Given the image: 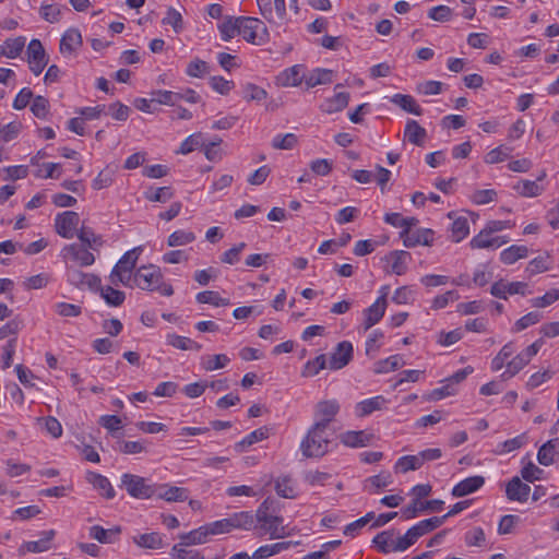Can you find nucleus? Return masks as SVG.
Here are the masks:
<instances>
[{
  "mask_svg": "<svg viewBox=\"0 0 559 559\" xmlns=\"http://www.w3.org/2000/svg\"><path fill=\"white\" fill-rule=\"evenodd\" d=\"M204 135L201 132L193 133L189 135L180 145L177 153L187 155L198 147H202L204 145Z\"/></svg>",
  "mask_w": 559,
  "mask_h": 559,
  "instance_id": "5fc2aeb1",
  "label": "nucleus"
},
{
  "mask_svg": "<svg viewBox=\"0 0 559 559\" xmlns=\"http://www.w3.org/2000/svg\"><path fill=\"white\" fill-rule=\"evenodd\" d=\"M25 46V37L19 36L15 38H9L4 41V50L7 58H16L22 52Z\"/></svg>",
  "mask_w": 559,
  "mask_h": 559,
  "instance_id": "e2e57ef3",
  "label": "nucleus"
},
{
  "mask_svg": "<svg viewBox=\"0 0 559 559\" xmlns=\"http://www.w3.org/2000/svg\"><path fill=\"white\" fill-rule=\"evenodd\" d=\"M170 556L177 559H204L200 551L188 549L182 545H174Z\"/></svg>",
  "mask_w": 559,
  "mask_h": 559,
  "instance_id": "774afa93",
  "label": "nucleus"
},
{
  "mask_svg": "<svg viewBox=\"0 0 559 559\" xmlns=\"http://www.w3.org/2000/svg\"><path fill=\"white\" fill-rule=\"evenodd\" d=\"M195 238L193 231L179 229L168 236L167 245L169 247H181L193 242Z\"/></svg>",
  "mask_w": 559,
  "mask_h": 559,
  "instance_id": "09e8293b",
  "label": "nucleus"
},
{
  "mask_svg": "<svg viewBox=\"0 0 559 559\" xmlns=\"http://www.w3.org/2000/svg\"><path fill=\"white\" fill-rule=\"evenodd\" d=\"M469 234L468 219L464 216H459L453 219L451 224V238L454 242H460Z\"/></svg>",
  "mask_w": 559,
  "mask_h": 559,
  "instance_id": "49530a36",
  "label": "nucleus"
},
{
  "mask_svg": "<svg viewBox=\"0 0 559 559\" xmlns=\"http://www.w3.org/2000/svg\"><path fill=\"white\" fill-rule=\"evenodd\" d=\"M512 148L507 145H500L490 150L485 155V163L489 165L498 164L510 157Z\"/></svg>",
  "mask_w": 559,
  "mask_h": 559,
  "instance_id": "6e6d98bb",
  "label": "nucleus"
},
{
  "mask_svg": "<svg viewBox=\"0 0 559 559\" xmlns=\"http://www.w3.org/2000/svg\"><path fill=\"white\" fill-rule=\"evenodd\" d=\"M31 110L39 119L46 118L49 112V102L44 96H36L31 104Z\"/></svg>",
  "mask_w": 559,
  "mask_h": 559,
  "instance_id": "338daca9",
  "label": "nucleus"
},
{
  "mask_svg": "<svg viewBox=\"0 0 559 559\" xmlns=\"http://www.w3.org/2000/svg\"><path fill=\"white\" fill-rule=\"evenodd\" d=\"M174 197L173 189L170 187H159L151 189L145 192V198L151 202L165 203Z\"/></svg>",
  "mask_w": 559,
  "mask_h": 559,
  "instance_id": "052dcab7",
  "label": "nucleus"
},
{
  "mask_svg": "<svg viewBox=\"0 0 559 559\" xmlns=\"http://www.w3.org/2000/svg\"><path fill=\"white\" fill-rule=\"evenodd\" d=\"M133 543L146 549H160L164 547L163 536L157 532L144 533L133 537Z\"/></svg>",
  "mask_w": 559,
  "mask_h": 559,
  "instance_id": "f704fd0d",
  "label": "nucleus"
},
{
  "mask_svg": "<svg viewBox=\"0 0 559 559\" xmlns=\"http://www.w3.org/2000/svg\"><path fill=\"white\" fill-rule=\"evenodd\" d=\"M153 491L154 497L167 502L186 501L189 498V490L187 488L169 484H155Z\"/></svg>",
  "mask_w": 559,
  "mask_h": 559,
  "instance_id": "4468645a",
  "label": "nucleus"
},
{
  "mask_svg": "<svg viewBox=\"0 0 559 559\" xmlns=\"http://www.w3.org/2000/svg\"><path fill=\"white\" fill-rule=\"evenodd\" d=\"M166 341H167L168 345H170L175 348L181 349V350L199 352L202 348L201 344L197 343L195 341H193L189 337H186V336L174 334V333L168 334L166 337Z\"/></svg>",
  "mask_w": 559,
  "mask_h": 559,
  "instance_id": "ea45409f",
  "label": "nucleus"
},
{
  "mask_svg": "<svg viewBox=\"0 0 559 559\" xmlns=\"http://www.w3.org/2000/svg\"><path fill=\"white\" fill-rule=\"evenodd\" d=\"M528 248L526 246L512 245L511 247L501 251L500 260L502 263L510 265L520 259L526 258Z\"/></svg>",
  "mask_w": 559,
  "mask_h": 559,
  "instance_id": "4c0bfd02",
  "label": "nucleus"
},
{
  "mask_svg": "<svg viewBox=\"0 0 559 559\" xmlns=\"http://www.w3.org/2000/svg\"><path fill=\"white\" fill-rule=\"evenodd\" d=\"M152 102L160 105L176 106L179 103V96L177 92L158 90L152 92Z\"/></svg>",
  "mask_w": 559,
  "mask_h": 559,
  "instance_id": "680f3d73",
  "label": "nucleus"
},
{
  "mask_svg": "<svg viewBox=\"0 0 559 559\" xmlns=\"http://www.w3.org/2000/svg\"><path fill=\"white\" fill-rule=\"evenodd\" d=\"M86 479L106 499L115 498V496H116L115 489L112 488L109 479L106 476L95 473V472H88L86 475Z\"/></svg>",
  "mask_w": 559,
  "mask_h": 559,
  "instance_id": "393cba45",
  "label": "nucleus"
},
{
  "mask_svg": "<svg viewBox=\"0 0 559 559\" xmlns=\"http://www.w3.org/2000/svg\"><path fill=\"white\" fill-rule=\"evenodd\" d=\"M67 281L79 288L88 287L91 289H98L100 285V278L91 273H84L75 266L67 267Z\"/></svg>",
  "mask_w": 559,
  "mask_h": 559,
  "instance_id": "9b49d317",
  "label": "nucleus"
},
{
  "mask_svg": "<svg viewBox=\"0 0 559 559\" xmlns=\"http://www.w3.org/2000/svg\"><path fill=\"white\" fill-rule=\"evenodd\" d=\"M372 435L359 430V431H345L340 436L341 442L349 448H362L370 443Z\"/></svg>",
  "mask_w": 559,
  "mask_h": 559,
  "instance_id": "a878e982",
  "label": "nucleus"
},
{
  "mask_svg": "<svg viewBox=\"0 0 559 559\" xmlns=\"http://www.w3.org/2000/svg\"><path fill=\"white\" fill-rule=\"evenodd\" d=\"M56 532L53 530L44 531L40 533L39 540L26 542L22 545L21 551L26 550L29 552H44L50 549V543L53 539Z\"/></svg>",
  "mask_w": 559,
  "mask_h": 559,
  "instance_id": "bb28decb",
  "label": "nucleus"
},
{
  "mask_svg": "<svg viewBox=\"0 0 559 559\" xmlns=\"http://www.w3.org/2000/svg\"><path fill=\"white\" fill-rule=\"evenodd\" d=\"M239 35L253 45H263L269 40L266 25L259 19L240 16Z\"/></svg>",
  "mask_w": 559,
  "mask_h": 559,
  "instance_id": "423d86ee",
  "label": "nucleus"
},
{
  "mask_svg": "<svg viewBox=\"0 0 559 559\" xmlns=\"http://www.w3.org/2000/svg\"><path fill=\"white\" fill-rule=\"evenodd\" d=\"M132 284L133 287L147 292H158L167 297L174 294L173 286L164 282L160 269L154 264L138 267L134 272Z\"/></svg>",
  "mask_w": 559,
  "mask_h": 559,
  "instance_id": "7ed1b4c3",
  "label": "nucleus"
},
{
  "mask_svg": "<svg viewBox=\"0 0 559 559\" xmlns=\"http://www.w3.org/2000/svg\"><path fill=\"white\" fill-rule=\"evenodd\" d=\"M333 81V71L329 69L317 68L305 78L308 88L317 85L329 84Z\"/></svg>",
  "mask_w": 559,
  "mask_h": 559,
  "instance_id": "c9c22d12",
  "label": "nucleus"
},
{
  "mask_svg": "<svg viewBox=\"0 0 559 559\" xmlns=\"http://www.w3.org/2000/svg\"><path fill=\"white\" fill-rule=\"evenodd\" d=\"M62 7L59 4L43 3L39 9V14L43 20L48 23H58L61 19Z\"/></svg>",
  "mask_w": 559,
  "mask_h": 559,
  "instance_id": "13d9d810",
  "label": "nucleus"
},
{
  "mask_svg": "<svg viewBox=\"0 0 559 559\" xmlns=\"http://www.w3.org/2000/svg\"><path fill=\"white\" fill-rule=\"evenodd\" d=\"M385 260L390 263L392 273L403 275L407 272L412 255L408 251L395 250L390 252Z\"/></svg>",
  "mask_w": 559,
  "mask_h": 559,
  "instance_id": "6ab92c4d",
  "label": "nucleus"
},
{
  "mask_svg": "<svg viewBox=\"0 0 559 559\" xmlns=\"http://www.w3.org/2000/svg\"><path fill=\"white\" fill-rule=\"evenodd\" d=\"M154 485L146 478L135 474L124 473L121 475L120 487L126 489L129 496L135 499H151L154 497Z\"/></svg>",
  "mask_w": 559,
  "mask_h": 559,
  "instance_id": "39448f33",
  "label": "nucleus"
},
{
  "mask_svg": "<svg viewBox=\"0 0 559 559\" xmlns=\"http://www.w3.org/2000/svg\"><path fill=\"white\" fill-rule=\"evenodd\" d=\"M83 44L81 32L76 28H69L60 39V52L62 55H72Z\"/></svg>",
  "mask_w": 559,
  "mask_h": 559,
  "instance_id": "412c9836",
  "label": "nucleus"
},
{
  "mask_svg": "<svg viewBox=\"0 0 559 559\" xmlns=\"http://www.w3.org/2000/svg\"><path fill=\"white\" fill-rule=\"evenodd\" d=\"M513 190L523 198H535L545 191V187L535 180L521 179L513 185Z\"/></svg>",
  "mask_w": 559,
  "mask_h": 559,
  "instance_id": "cd10ccee",
  "label": "nucleus"
},
{
  "mask_svg": "<svg viewBox=\"0 0 559 559\" xmlns=\"http://www.w3.org/2000/svg\"><path fill=\"white\" fill-rule=\"evenodd\" d=\"M388 302L383 298L377 300L364 310V329L365 331L377 324L384 316Z\"/></svg>",
  "mask_w": 559,
  "mask_h": 559,
  "instance_id": "dca6fc26",
  "label": "nucleus"
},
{
  "mask_svg": "<svg viewBox=\"0 0 559 559\" xmlns=\"http://www.w3.org/2000/svg\"><path fill=\"white\" fill-rule=\"evenodd\" d=\"M64 259L72 260L81 266H90L95 262L94 254L84 245L71 243L62 249Z\"/></svg>",
  "mask_w": 559,
  "mask_h": 559,
  "instance_id": "ddd939ff",
  "label": "nucleus"
},
{
  "mask_svg": "<svg viewBox=\"0 0 559 559\" xmlns=\"http://www.w3.org/2000/svg\"><path fill=\"white\" fill-rule=\"evenodd\" d=\"M559 450V438H554L545 442L537 452V461L544 466H549L554 463L555 455Z\"/></svg>",
  "mask_w": 559,
  "mask_h": 559,
  "instance_id": "c85d7f7f",
  "label": "nucleus"
},
{
  "mask_svg": "<svg viewBox=\"0 0 559 559\" xmlns=\"http://www.w3.org/2000/svg\"><path fill=\"white\" fill-rule=\"evenodd\" d=\"M329 368V361L325 355H319L312 360H308L301 371V376L305 378L314 377L321 370Z\"/></svg>",
  "mask_w": 559,
  "mask_h": 559,
  "instance_id": "79ce46f5",
  "label": "nucleus"
},
{
  "mask_svg": "<svg viewBox=\"0 0 559 559\" xmlns=\"http://www.w3.org/2000/svg\"><path fill=\"white\" fill-rule=\"evenodd\" d=\"M275 490L278 496L287 499L296 497V489L293 479L288 476L278 477L275 481Z\"/></svg>",
  "mask_w": 559,
  "mask_h": 559,
  "instance_id": "864d4df0",
  "label": "nucleus"
},
{
  "mask_svg": "<svg viewBox=\"0 0 559 559\" xmlns=\"http://www.w3.org/2000/svg\"><path fill=\"white\" fill-rule=\"evenodd\" d=\"M334 431L331 427L312 424L300 442L301 454L307 459H319L333 447Z\"/></svg>",
  "mask_w": 559,
  "mask_h": 559,
  "instance_id": "f257e3e1",
  "label": "nucleus"
},
{
  "mask_svg": "<svg viewBox=\"0 0 559 559\" xmlns=\"http://www.w3.org/2000/svg\"><path fill=\"white\" fill-rule=\"evenodd\" d=\"M389 100L403 109L406 112L420 116L423 114V109L416 103L415 98L407 94H394L389 98Z\"/></svg>",
  "mask_w": 559,
  "mask_h": 559,
  "instance_id": "7c9ffc66",
  "label": "nucleus"
},
{
  "mask_svg": "<svg viewBox=\"0 0 559 559\" xmlns=\"http://www.w3.org/2000/svg\"><path fill=\"white\" fill-rule=\"evenodd\" d=\"M349 98V93H336L334 96L324 99V102L320 105V109L325 114H334L342 111L344 108L348 106Z\"/></svg>",
  "mask_w": 559,
  "mask_h": 559,
  "instance_id": "b1692460",
  "label": "nucleus"
},
{
  "mask_svg": "<svg viewBox=\"0 0 559 559\" xmlns=\"http://www.w3.org/2000/svg\"><path fill=\"white\" fill-rule=\"evenodd\" d=\"M404 365L401 355H392L385 359L379 360L374 364L376 373H388L394 371Z\"/></svg>",
  "mask_w": 559,
  "mask_h": 559,
  "instance_id": "de8ad7c7",
  "label": "nucleus"
},
{
  "mask_svg": "<svg viewBox=\"0 0 559 559\" xmlns=\"http://www.w3.org/2000/svg\"><path fill=\"white\" fill-rule=\"evenodd\" d=\"M386 404L388 400L382 395H378L357 403L355 406V413L358 417H365L376 411L384 409Z\"/></svg>",
  "mask_w": 559,
  "mask_h": 559,
  "instance_id": "5701e85b",
  "label": "nucleus"
},
{
  "mask_svg": "<svg viewBox=\"0 0 559 559\" xmlns=\"http://www.w3.org/2000/svg\"><path fill=\"white\" fill-rule=\"evenodd\" d=\"M423 466L418 454L401 456L395 463V471L407 473L409 471L419 469Z\"/></svg>",
  "mask_w": 559,
  "mask_h": 559,
  "instance_id": "8fccbe9b",
  "label": "nucleus"
},
{
  "mask_svg": "<svg viewBox=\"0 0 559 559\" xmlns=\"http://www.w3.org/2000/svg\"><path fill=\"white\" fill-rule=\"evenodd\" d=\"M267 436H269L267 428L262 427V428L255 429L254 431H252L248 436H246L241 441L237 442L235 444V450L238 452H242L246 450V448L266 439Z\"/></svg>",
  "mask_w": 559,
  "mask_h": 559,
  "instance_id": "c03bdc74",
  "label": "nucleus"
},
{
  "mask_svg": "<svg viewBox=\"0 0 559 559\" xmlns=\"http://www.w3.org/2000/svg\"><path fill=\"white\" fill-rule=\"evenodd\" d=\"M195 299L199 304H209L215 307H224L229 305V299L223 298L217 292L203 290L197 294Z\"/></svg>",
  "mask_w": 559,
  "mask_h": 559,
  "instance_id": "3c124183",
  "label": "nucleus"
},
{
  "mask_svg": "<svg viewBox=\"0 0 559 559\" xmlns=\"http://www.w3.org/2000/svg\"><path fill=\"white\" fill-rule=\"evenodd\" d=\"M484 484L485 478L483 476L476 475L467 477L453 487L452 496L456 498L467 496L477 491Z\"/></svg>",
  "mask_w": 559,
  "mask_h": 559,
  "instance_id": "aec40b11",
  "label": "nucleus"
},
{
  "mask_svg": "<svg viewBox=\"0 0 559 559\" xmlns=\"http://www.w3.org/2000/svg\"><path fill=\"white\" fill-rule=\"evenodd\" d=\"M340 403L337 400H323L314 405L313 424L330 427L340 412Z\"/></svg>",
  "mask_w": 559,
  "mask_h": 559,
  "instance_id": "0eeeda50",
  "label": "nucleus"
},
{
  "mask_svg": "<svg viewBox=\"0 0 559 559\" xmlns=\"http://www.w3.org/2000/svg\"><path fill=\"white\" fill-rule=\"evenodd\" d=\"M255 525L252 530L259 537L269 536L270 539H281L290 535L284 519L269 512V501L264 500L254 513Z\"/></svg>",
  "mask_w": 559,
  "mask_h": 559,
  "instance_id": "f03ea898",
  "label": "nucleus"
},
{
  "mask_svg": "<svg viewBox=\"0 0 559 559\" xmlns=\"http://www.w3.org/2000/svg\"><path fill=\"white\" fill-rule=\"evenodd\" d=\"M239 17L227 16L224 21L218 24V31L221 33V37L224 41H229L237 34H239Z\"/></svg>",
  "mask_w": 559,
  "mask_h": 559,
  "instance_id": "e433bc0d",
  "label": "nucleus"
},
{
  "mask_svg": "<svg viewBox=\"0 0 559 559\" xmlns=\"http://www.w3.org/2000/svg\"><path fill=\"white\" fill-rule=\"evenodd\" d=\"M147 441H119L117 443V450L123 454H139L146 451Z\"/></svg>",
  "mask_w": 559,
  "mask_h": 559,
  "instance_id": "4d7b16f0",
  "label": "nucleus"
},
{
  "mask_svg": "<svg viewBox=\"0 0 559 559\" xmlns=\"http://www.w3.org/2000/svg\"><path fill=\"white\" fill-rule=\"evenodd\" d=\"M435 233L431 229L421 228L417 230H411L408 234L402 236L403 245L407 248H413L418 245L431 246L433 242Z\"/></svg>",
  "mask_w": 559,
  "mask_h": 559,
  "instance_id": "f3484780",
  "label": "nucleus"
},
{
  "mask_svg": "<svg viewBox=\"0 0 559 559\" xmlns=\"http://www.w3.org/2000/svg\"><path fill=\"white\" fill-rule=\"evenodd\" d=\"M297 136L294 133L277 134L272 141V146L276 150H292L297 144Z\"/></svg>",
  "mask_w": 559,
  "mask_h": 559,
  "instance_id": "0e129e2a",
  "label": "nucleus"
},
{
  "mask_svg": "<svg viewBox=\"0 0 559 559\" xmlns=\"http://www.w3.org/2000/svg\"><path fill=\"white\" fill-rule=\"evenodd\" d=\"M404 136L412 144L423 146L427 132L416 120H408L405 126Z\"/></svg>",
  "mask_w": 559,
  "mask_h": 559,
  "instance_id": "473e14b6",
  "label": "nucleus"
},
{
  "mask_svg": "<svg viewBox=\"0 0 559 559\" xmlns=\"http://www.w3.org/2000/svg\"><path fill=\"white\" fill-rule=\"evenodd\" d=\"M27 62L29 70L39 75L48 63V57L39 39H32L27 46Z\"/></svg>",
  "mask_w": 559,
  "mask_h": 559,
  "instance_id": "1a4fd4ad",
  "label": "nucleus"
},
{
  "mask_svg": "<svg viewBox=\"0 0 559 559\" xmlns=\"http://www.w3.org/2000/svg\"><path fill=\"white\" fill-rule=\"evenodd\" d=\"M531 492V487L515 476L506 487L507 498L511 501L526 502Z\"/></svg>",
  "mask_w": 559,
  "mask_h": 559,
  "instance_id": "a211bd4d",
  "label": "nucleus"
},
{
  "mask_svg": "<svg viewBox=\"0 0 559 559\" xmlns=\"http://www.w3.org/2000/svg\"><path fill=\"white\" fill-rule=\"evenodd\" d=\"M395 543L396 535L394 530L383 531L373 538V544L382 554L396 552Z\"/></svg>",
  "mask_w": 559,
  "mask_h": 559,
  "instance_id": "c756f323",
  "label": "nucleus"
},
{
  "mask_svg": "<svg viewBox=\"0 0 559 559\" xmlns=\"http://www.w3.org/2000/svg\"><path fill=\"white\" fill-rule=\"evenodd\" d=\"M304 66L295 64L282 71L277 76V82L282 86H298L305 81Z\"/></svg>",
  "mask_w": 559,
  "mask_h": 559,
  "instance_id": "4be33fe9",
  "label": "nucleus"
},
{
  "mask_svg": "<svg viewBox=\"0 0 559 559\" xmlns=\"http://www.w3.org/2000/svg\"><path fill=\"white\" fill-rule=\"evenodd\" d=\"M142 251L141 247L127 251L116 263L110 272L109 281L112 285H123L126 287H133L132 281L134 269L139 254Z\"/></svg>",
  "mask_w": 559,
  "mask_h": 559,
  "instance_id": "20e7f679",
  "label": "nucleus"
},
{
  "mask_svg": "<svg viewBox=\"0 0 559 559\" xmlns=\"http://www.w3.org/2000/svg\"><path fill=\"white\" fill-rule=\"evenodd\" d=\"M231 531L233 530H245L250 531L255 525L254 514L248 511H240L233 513L228 516Z\"/></svg>",
  "mask_w": 559,
  "mask_h": 559,
  "instance_id": "72a5a7b5",
  "label": "nucleus"
},
{
  "mask_svg": "<svg viewBox=\"0 0 559 559\" xmlns=\"http://www.w3.org/2000/svg\"><path fill=\"white\" fill-rule=\"evenodd\" d=\"M509 241L508 237H493L492 234L484 227L469 242L473 249H497Z\"/></svg>",
  "mask_w": 559,
  "mask_h": 559,
  "instance_id": "2eb2a0df",
  "label": "nucleus"
},
{
  "mask_svg": "<svg viewBox=\"0 0 559 559\" xmlns=\"http://www.w3.org/2000/svg\"><path fill=\"white\" fill-rule=\"evenodd\" d=\"M490 294L500 299H508V297L512 295L525 296L527 294V284L524 282L500 280L491 285Z\"/></svg>",
  "mask_w": 559,
  "mask_h": 559,
  "instance_id": "9d476101",
  "label": "nucleus"
},
{
  "mask_svg": "<svg viewBox=\"0 0 559 559\" xmlns=\"http://www.w3.org/2000/svg\"><path fill=\"white\" fill-rule=\"evenodd\" d=\"M80 217L76 212L66 211L58 214L55 218L56 233L66 239H71L78 233Z\"/></svg>",
  "mask_w": 559,
  "mask_h": 559,
  "instance_id": "6e6552de",
  "label": "nucleus"
},
{
  "mask_svg": "<svg viewBox=\"0 0 559 559\" xmlns=\"http://www.w3.org/2000/svg\"><path fill=\"white\" fill-rule=\"evenodd\" d=\"M230 362V358L225 354L209 355L201 358V367L205 371H214L225 368Z\"/></svg>",
  "mask_w": 559,
  "mask_h": 559,
  "instance_id": "58836bf2",
  "label": "nucleus"
},
{
  "mask_svg": "<svg viewBox=\"0 0 559 559\" xmlns=\"http://www.w3.org/2000/svg\"><path fill=\"white\" fill-rule=\"evenodd\" d=\"M551 263L549 254L539 255L528 262L525 272L528 276H533L548 271L551 267Z\"/></svg>",
  "mask_w": 559,
  "mask_h": 559,
  "instance_id": "a18cd8bd",
  "label": "nucleus"
},
{
  "mask_svg": "<svg viewBox=\"0 0 559 559\" xmlns=\"http://www.w3.org/2000/svg\"><path fill=\"white\" fill-rule=\"evenodd\" d=\"M527 442H528V438H527L526 433H521L512 439L500 442L497 445L495 452H496V454H499V455L507 454V453H510L514 450L522 448Z\"/></svg>",
  "mask_w": 559,
  "mask_h": 559,
  "instance_id": "37998d69",
  "label": "nucleus"
},
{
  "mask_svg": "<svg viewBox=\"0 0 559 559\" xmlns=\"http://www.w3.org/2000/svg\"><path fill=\"white\" fill-rule=\"evenodd\" d=\"M492 280V271L487 264L478 265L473 274V283L476 286L483 287Z\"/></svg>",
  "mask_w": 559,
  "mask_h": 559,
  "instance_id": "69168bd1",
  "label": "nucleus"
},
{
  "mask_svg": "<svg viewBox=\"0 0 559 559\" xmlns=\"http://www.w3.org/2000/svg\"><path fill=\"white\" fill-rule=\"evenodd\" d=\"M210 536L211 535H210L207 526L205 524L203 526H200L197 530H193L189 533H185V534L180 535L181 542L178 543L177 545H182L183 547H187V548H188V546H191V545H201V544L206 543L209 540Z\"/></svg>",
  "mask_w": 559,
  "mask_h": 559,
  "instance_id": "2f4dec72",
  "label": "nucleus"
},
{
  "mask_svg": "<svg viewBox=\"0 0 559 559\" xmlns=\"http://www.w3.org/2000/svg\"><path fill=\"white\" fill-rule=\"evenodd\" d=\"M354 347L348 341L340 342L332 352L329 359V369L340 370L347 366L353 359Z\"/></svg>",
  "mask_w": 559,
  "mask_h": 559,
  "instance_id": "f8f14e48",
  "label": "nucleus"
},
{
  "mask_svg": "<svg viewBox=\"0 0 559 559\" xmlns=\"http://www.w3.org/2000/svg\"><path fill=\"white\" fill-rule=\"evenodd\" d=\"M210 72V67L207 62L204 60H201L199 58H195L191 60L186 69V74L191 78H203Z\"/></svg>",
  "mask_w": 559,
  "mask_h": 559,
  "instance_id": "bf43d9fd",
  "label": "nucleus"
},
{
  "mask_svg": "<svg viewBox=\"0 0 559 559\" xmlns=\"http://www.w3.org/2000/svg\"><path fill=\"white\" fill-rule=\"evenodd\" d=\"M76 236L81 240L82 245L88 247L92 250H98L104 243L103 238L99 235H96L88 227H81L76 233Z\"/></svg>",
  "mask_w": 559,
  "mask_h": 559,
  "instance_id": "a19ab883",
  "label": "nucleus"
},
{
  "mask_svg": "<svg viewBox=\"0 0 559 559\" xmlns=\"http://www.w3.org/2000/svg\"><path fill=\"white\" fill-rule=\"evenodd\" d=\"M100 296L107 305L118 307L124 301L126 295L123 292L115 289L111 286L98 287Z\"/></svg>",
  "mask_w": 559,
  "mask_h": 559,
  "instance_id": "603ef678",
  "label": "nucleus"
}]
</instances>
